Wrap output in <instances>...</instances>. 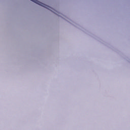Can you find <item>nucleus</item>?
<instances>
[{
	"instance_id": "nucleus-1",
	"label": "nucleus",
	"mask_w": 130,
	"mask_h": 130,
	"mask_svg": "<svg viewBox=\"0 0 130 130\" xmlns=\"http://www.w3.org/2000/svg\"><path fill=\"white\" fill-rule=\"evenodd\" d=\"M31 2H33V3H35V4H37V5H39V6H42V7H45V4L43 3L38 1V0H30Z\"/></svg>"
},
{
	"instance_id": "nucleus-2",
	"label": "nucleus",
	"mask_w": 130,
	"mask_h": 130,
	"mask_svg": "<svg viewBox=\"0 0 130 130\" xmlns=\"http://www.w3.org/2000/svg\"><path fill=\"white\" fill-rule=\"evenodd\" d=\"M57 15H58L59 16H60V15H59V13H58V14H57Z\"/></svg>"
}]
</instances>
